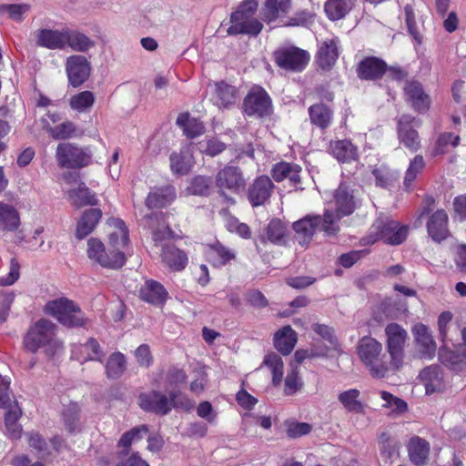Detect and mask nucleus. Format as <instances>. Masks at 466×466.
Wrapping results in <instances>:
<instances>
[{
	"instance_id": "nucleus-1",
	"label": "nucleus",
	"mask_w": 466,
	"mask_h": 466,
	"mask_svg": "<svg viewBox=\"0 0 466 466\" xmlns=\"http://www.w3.org/2000/svg\"><path fill=\"white\" fill-rule=\"evenodd\" d=\"M357 354L373 378L382 379L400 370L390 355L384 351L382 344L372 337L364 336L360 339Z\"/></svg>"
},
{
	"instance_id": "nucleus-2",
	"label": "nucleus",
	"mask_w": 466,
	"mask_h": 466,
	"mask_svg": "<svg viewBox=\"0 0 466 466\" xmlns=\"http://www.w3.org/2000/svg\"><path fill=\"white\" fill-rule=\"evenodd\" d=\"M295 238L302 246L309 244L318 229L322 230L327 236H334L339 231V226L335 224L333 211L326 210L323 217L319 215H307L293 223Z\"/></svg>"
},
{
	"instance_id": "nucleus-3",
	"label": "nucleus",
	"mask_w": 466,
	"mask_h": 466,
	"mask_svg": "<svg viewBox=\"0 0 466 466\" xmlns=\"http://www.w3.org/2000/svg\"><path fill=\"white\" fill-rule=\"evenodd\" d=\"M56 326L48 319H39L27 331L25 339V348L35 352L39 348H46L48 354L53 355L62 348V342L56 335Z\"/></svg>"
},
{
	"instance_id": "nucleus-4",
	"label": "nucleus",
	"mask_w": 466,
	"mask_h": 466,
	"mask_svg": "<svg viewBox=\"0 0 466 466\" xmlns=\"http://www.w3.org/2000/svg\"><path fill=\"white\" fill-rule=\"evenodd\" d=\"M408 231L407 226L400 225L387 216H380L371 225L368 235L361 238V244L372 245L382 240L386 244L400 245L406 239Z\"/></svg>"
},
{
	"instance_id": "nucleus-5",
	"label": "nucleus",
	"mask_w": 466,
	"mask_h": 466,
	"mask_svg": "<svg viewBox=\"0 0 466 466\" xmlns=\"http://www.w3.org/2000/svg\"><path fill=\"white\" fill-rule=\"evenodd\" d=\"M45 311L66 327H81L86 322V319L79 307L66 298L47 302L45 306Z\"/></svg>"
},
{
	"instance_id": "nucleus-6",
	"label": "nucleus",
	"mask_w": 466,
	"mask_h": 466,
	"mask_svg": "<svg viewBox=\"0 0 466 466\" xmlns=\"http://www.w3.org/2000/svg\"><path fill=\"white\" fill-rule=\"evenodd\" d=\"M86 254L90 260L106 268L118 269L126 262L123 251H113L110 248L106 250L104 243L96 238L88 239Z\"/></svg>"
},
{
	"instance_id": "nucleus-7",
	"label": "nucleus",
	"mask_w": 466,
	"mask_h": 466,
	"mask_svg": "<svg viewBox=\"0 0 466 466\" xmlns=\"http://www.w3.org/2000/svg\"><path fill=\"white\" fill-rule=\"evenodd\" d=\"M56 158L61 167L80 168L91 161V152L73 143H60L56 151Z\"/></svg>"
},
{
	"instance_id": "nucleus-8",
	"label": "nucleus",
	"mask_w": 466,
	"mask_h": 466,
	"mask_svg": "<svg viewBox=\"0 0 466 466\" xmlns=\"http://www.w3.org/2000/svg\"><path fill=\"white\" fill-rule=\"evenodd\" d=\"M386 349L393 362L400 369L404 364L405 345L408 332L398 323H390L385 327Z\"/></svg>"
},
{
	"instance_id": "nucleus-9",
	"label": "nucleus",
	"mask_w": 466,
	"mask_h": 466,
	"mask_svg": "<svg viewBox=\"0 0 466 466\" xmlns=\"http://www.w3.org/2000/svg\"><path fill=\"white\" fill-rule=\"evenodd\" d=\"M216 186L222 196L226 192L238 194L246 187V179L238 167L226 166L216 175Z\"/></svg>"
},
{
	"instance_id": "nucleus-10",
	"label": "nucleus",
	"mask_w": 466,
	"mask_h": 466,
	"mask_svg": "<svg viewBox=\"0 0 466 466\" xmlns=\"http://www.w3.org/2000/svg\"><path fill=\"white\" fill-rule=\"evenodd\" d=\"M276 64L285 70L302 71L309 61L307 51L296 46L282 47L275 51Z\"/></svg>"
},
{
	"instance_id": "nucleus-11",
	"label": "nucleus",
	"mask_w": 466,
	"mask_h": 466,
	"mask_svg": "<svg viewBox=\"0 0 466 466\" xmlns=\"http://www.w3.org/2000/svg\"><path fill=\"white\" fill-rule=\"evenodd\" d=\"M420 122L410 115H402L398 120V137L408 149L415 152L420 147V140L415 127Z\"/></svg>"
},
{
	"instance_id": "nucleus-12",
	"label": "nucleus",
	"mask_w": 466,
	"mask_h": 466,
	"mask_svg": "<svg viewBox=\"0 0 466 466\" xmlns=\"http://www.w3.org/2000/svg\"><path fill=\"white\" fill-rule=\"evenodd\" d=\"M358 198L353 189L347 185L340 184L336 189L333 197V204L335 206V224L338 225L339 218L353 213L357 207Z\"/></svg>"
},
{
	"instance_id": "nucleus-13",
	"label": "nucleus",
	"mask_w": 466,
	"mask_h": 466,
	"mask_svg": "<svg viewBox=\"0 0 466 466\" xmlns=\"http://www.w3.org/2000/svg\"><path fill=\"white\" fill-rule=\"evenodd\" d=\"M244 111L249 116H264L271 112V100L261 87H254L246 96Z\"/></svg>"
},
{
	"instance_id": "nucleus-14",
	"label": "nucleus",
	"mask_w": 466,
	"mask_h": 466,
	"mask_svg": "<svg viewBox=\"0 0 466 466\" xmlns=\"http://www.w3.org/2000/svg\"><path fill=\"white\" fill-rule=\"evenodd\" d=\"M66 70L69 83L74 87H77L89 77L91 66L84 56L74 55L67 57Z\"/></svg>"
},
{
	"instance_id": "nucleus-15",
	"label": "nucleus",
	"mask_w": 466,
	"mask_h": 466,
	"mask_svg": "<svg viewBox=\"0 0 466 466\" xmlns=\"http://www.w3.org/2000/svg\"><path fill=\"white\" fill-rule=\"evenodd\" d=\"M411 331L419 355L424 359H432L435 356L437 345L430 329L422 323H417L412 327Z\"/></svg>"
},
{
	"instance_id": "nucleus-16",
	"label": "nucleus",
	"mask_w": 466,
	"mask_h": 466,
	"mask_svg": "<svg viewBox=\"0 0 466 466\" xmlns=\"http://www.w3.org/2000/svg\"><path fill=\"white\" fill-rule=\"evenodd\" d=\"M138 405L143 410L157 415H166L172 410L167 395L157 390L141 393L138 397Z\"/></svg>"
},
{
	"instance_id": "nucleus-17",
	"label": "nucleus",
	"mask_w": 466,
	"mask_h": 466,
	"mask_svg": "<svg viewBox=\"0 0 466 466\" xmlns=\"http://www.w3.org/2000/svg\"><path fill=\"white\" fill-rule=\"evenodd\" d=\"M110 228L108 232V245L113 251H123L129 242L128 230L125 222L118 218H110L107 221Z\"/></svg>"
},
{
	"instance_id": "nucleus-18",
	"label": "nucleus",
	"mask_w": 466,
	"mask_h": 466,
	"mask_svg": "<svg viewBox=\"0 0 466 466\" xmlns=\"http://www.w3.org/2000/svg\"><path fill=\"white\" fill-rule=\"evenodd\" d=\"M35 44L49 50L65 49V28L61 30L42 28L35 33Z\"/></svg>"
},
{
	"instance_id": "nucleus-19",
	"label": "nucleus",
	"mask_w": 466,
	"mask_h": 466,
	"mask_svg": "<svg viewBox=\"0 0 466 466\" xmlns=\"http://www.w3.org/2000/svg\"><path fill=\"white\" fill-rule=\"evenodd\" d=\"M427 231L435 242L440 243L448 238V215L445 210L439 209L430 217L427 222Z\"/></svg>"
},
{
	"instance_id": "nucleus-20",
	"label": "nucleus",
	"mask_w": 466,
	"mask_h": 466,
	"mask_svg": "<svg viewBox=\"0 0 466 466\" xmlns=\"http://www.w3.org/2000/svg\"><path fill=\"white\" fill-rule=\"evenodd\" d=\"M273 183L267 176L258 177L248 189V199L252 206L264 204L270 197Z\"/></svg>"
},
{
	"instance_id": "nucleus-21",
	"label": "nucleus",
	"mask_w": 466,
	"mask_h": 466,
	"mask_svg": "<svg viewBox=\"0 0 466 466\" xmlns=\"http://www.w3.org/2000/svg\"><path fill=\"white\" fill-rule=\"evenodd\" d=\"M238 19L239 21H237L235 15L230 16L231 25L227 30L228 35H258L263 29L262 23L253 16H243V19Z\"/></svg>"
},
{
	"instance_id": "nucleus-22",
	"label": "nucleus",
	"mask_w": 466,
	"mask_h": 466,
	"mask_svg": "<svg viewBox=\"0 0 466 466\" xmlns=\"http://www.w3.org/2000/svg\"><path fill=\"white\" fill-rule=\"evenodd\" d=\"M404 92L407 100L411 103L415 110L422 112L430 107V96L424 92L422 86L419 82L411 81L407 83Z\"/></svg>"
},
{
	"instance_id": "nucleus-23",
	"label": "nucleus",
	"mask_w": 466,
	"mask_h": 466,
	"mask_svg": "<svg viewBox=\"0 0 466 466\" xmlns=\"http://www.w3.org/2000/svg\"><path fill=\"white\" fill-rule=\"evenodd\" d=\"M410 461L416 466H422L428 462L430 455V443L419 437L413 436L407 445Z\"/></svg>"
},
{
	"instance_id": "nucleus-24",
	"label": "nucleus",
	"mask_w": 466,
	"mask_h": 466,
	"mask_svg": "<svg viewBox=\"0 0 466 466\" xmlns=\"http://www.w3.org/2000/svg\"><path fill=\"white\" fill-rule=\"evenodd\" d=\"M43 128L55 140H66L82 134L76 125L69 120H66L56 126H52L47 122L46 118H43Z\"/></svg>"
},
{
	"instance_id": "nucleus-25",
	"label": "nucleus",
	"mask_w": 466,
	"mask_h": 466,
	"mask_svg": "<svg viewBox=\"0 0 466 466\" xmlns=\"http://www.w3.org/2000/svg\"><path fill=\"white\" fill-rule=\"evenodd\" d=\"M339 40L338 37L326 39L318 51V63L322 69H329L339 57Z\"/></svg>"
},
{
	"instance_id": "nucleus-26",
	"label": "nucleus",
	"mask_w": 466,
	"mask_h": 466,
	"mask_svg": "<svg viewBox=\"0 0 466 466\" xmlns=\"http://www.w3.org/2000/svg\"><path fill=\"white\" fill-rule=\"evenodd\" d=\"M329 152L338 161L342 163L358 158V147L349 139L330 141Z\"/></svg>"
},
{
	"instance_id": "nucleus-27",
	"label": "nucleus",
	"mask_w": 466,
	"mask_h": 466,
	"mask_svg": "<svg viewBox=\"0 0 466 466\" xmlns=\"http://www.w3.org/2000/svg\"><path fill=\"white\" fill-rule=\"evenodd\" d=\"M420 380L428 394L441 391L445 388L441 369L437 366H429L423 369L420 373Z\"/></svg>"
},
{
	"instance_id": "nucleus-28",
	"label": "nucleus",
	"mask_w": 466,
	"mask_h": 466,
	"mask_svg": "<svg viewBox=\"0 0 466 466\" xmlns=\"http://www.w3.org/2000/svg\"><path fill=\"white\" fill-rule=\"evenodd\" d=\"M291 9V0H266L261 10L262 19L267 23L286 15Z\"/></svg>"
},
{
	"instance_id": "nucleus-29",
	"label": "nucleus",
	"mask_w": 466,
	"mask_h": 466,
	"mask_svg": "<svg viewBox=\"0 0 466 466\" xmlns=\"http://www.w3.org/2000/svg\"><path fill=\"white\" fill-rule=\"evenodd\" d=\"M161 258L163 263L174 271H180L185 268L188 260L187 254L173 245L163 247Z\"/></svg>"
},
{
	"instance_id": "nucleus-30",
	"label": "nucleus",
	"mask_w": 466,
	"mask_h": 466,
	"mask_svg": "<svg viewBox=\"0 0 466 466\" xmlns=\"http://www.w3.org/2000/svg\"><path fill=\"white\" fill-rule=\"evenodd\" d=\"M287 227L279 218L272 219L259 235L262 243L269 241L272 244L281 245L285 242Z\"/></svg>"
},
{
	"instance_id": "nucleus-31",
	"label": "nucleus",
	"mask_w": 466,
	"mask_h": 466,
	"mask_svg": "<svg viewBox=\"0 0 466 466\" xmlns=\"http://www.w3.org/2000/svg\"><path fill=\"white\" fill-rule=\"evenodd\" d=\"M65 48L70 47L76 52H86L95 46V42L84 33L65 28Z\"/></svg>"
},
{
	"instance_id": "nucleus-32",
	"label": "nucleus",
	"mask_w": 466,
	"mask_h": 466,
	"mask_svg": "<svg viewBox=\"0 0 466 466\" xmlns=\"http://www.w3.org/2000/svg\"><path fill=\"white\" fill-rule=\"evenodd\" d=\"M301 167L297 164L280 162L276 164L271 171L272 177L279 182L288 178L293 186L300 182Z\"/></svg>"
},
{
	"instance_id": "nucleus-33",
	"label": "nucleus",
	"mask_w": 466,
	"mask_h": 466,
	"mask_svg": "<svg viewBox=\"0 0 466 466\" xmlns=\"http://www.w3.org/2000/svg\"><path fill=\"white\" fill-rule=\"evenodd\" d=\"M176 197L175 188L167 186L160 188H155L149 192L147 199L146 206L151 208H161L170 204Z\"/></svg>"
},
{
	"instance_id": "nucleus-34",
	"label": "nucleus",
	"mask_w": 466,
	"mask_h": 466,
	"mask_svg": "<svg viewBox=\"0 0 466 466\" xmlns=\"http://www.w3.org/2000/svg\"><path fill=\"white\" fill-rule=\"evenodd\" d=\"M67 194L71 204L77 208L84 206H95L97 204L95 193H93L83 182H79L77 184V187L71 188Z\"/></svg>"
},
{
	"instance_id": "nucleus-35",
	"label": "nucleus",
	"mask_w": 466,
	"mask_h": 466,
	"mask_svg": "<svg viewBox=\"0 0 466 466\" xmlns=\"http://www.w3.org/2000/svg\"><path fill=\"white\" fill-rule=\"evenodd\" d=\"M140 297L148 303L158 305L166 300L167 292L160 283L147 280L140 289Z\"/></svg>"
},
{
	"instance_id": "nucleus-36",
	"label": "nucleus",
	"mask_w": 466,
	"mask_h": 466,
	"mask_svg": "<svg viewBox=\"0 0 466 466\" xmlns=\"http://www.w3.org/2000/svg\"><path fill=\"white\" fill-rule=\"evenodd\" d=\"M102 217V212L98 208L87 209L82 215L77 223L76 236L81 239L89 235Z\"/></svg>"
},
{
	"instance_id": "nucleus-37",
	"label": "nucleus",
	"mask_w": 466,
	"mask_h": 466,
	"mask_svg": "<svg viewBox=\"0 0 466 466\" xmlns=\"http://www.w3.org/2000/svg\"><path fill=\"white\" fill-rule=\"evenodd\" d=\"M19 226L18 211L11 205L0 202V231L14 232Z\"/></svg>"
},
{
	"instance_id": "nucleus-38",
	"label": "nucleus",
	"mask_w": 466,
	"mask_h": 466,
	"mask_svg": "<svg viewBox=\"0 0 466 466\" xmlns=\"http://www.w3.org/2000/svg\"><path fill=\"white\" fill-rule=\"evenodd\" d=\"M386 70L384 61L376 57H368L359 66L358 75L363 79H375L380 77Z\"/></svg>"
},
{
	"instance_id": "nucleus-39",
	"label": "nucleus",
	"mask_w": 466,
	"mask_h": 466,
	"mask_svg": "<svg viewBox=\"0 0 466 466\" xmlns=\"http://www.w3.org/2000/svg\"><path fill=\"white\" fill-rule=\"evenodd\" d=\"M296 343L297 335L290 326H286L275 333L274 346L283 355H289Z\"/></svg>"
},
{
	"instance_id": "nucleus-40",
	"label": "nucleus",
	"mask_w": 466,
	"mask_h": 466,
	"mask_svg": "<svg viewBox=\"0 0 466 466\" xmlns=\"http://www.w3.org/2000/svg\"><path fill=\"white\" fill-rule=\"evenodd\" d=\"M177 125L183 129L184 134L189 138L199 137L205 132L203 123L197 118L190 117L188 113L180 114L177 118Z\"/></svg>"
},
{
	"instance_id": "nucleus-41",
	"label": "nucleus",
	"mask_w": 466,
	"mask_h": 466,
	"mask_svg": "<svg viewBox=\"0 0 466 466\" xmlns=\"http://www.w3.org/2000/svg\"><path fill=\"white\" fill-rule=\"evenodd\" d=\"M169 161L171 171L177 175H187L194 164L193 157L187 151L173 152Z\"/></svg>"
},
{
	"instance_id": "nucleus-42",
	"label": "nucleus",
	"mask_w": 466,
	"mask_h": 466,
	"mask_svg": "<svg viewBox=\"0 0 466 466\" xmlns=\"http://www.w3.org/2000/svg\"><path fill=\"white\" fill-rule=\"evenodd\" d=\"M215 104L219 107H229L237 99V90L224 82L216 84Z\"/></svg>"
},
{
	"instance_id": "nucleus-43",
	"label": "nucleus",
	"mask_w": 466,
	"mask_h": 466,
	"mask_svg": "<svg viewBox=\"0 0 466 466\" xmlns=\"http://www.w3.org/2000/svg\"><path fill=\"white\" fill-rule=\"evenodd\" d=\"M352 7L351 0H328L324 10L330 20H339L350 12Z\"/></svg>"
},
{
	"instance_id": "nucleus-44",
	"label": "nucleus",
	"mask_w": 466,
	"mask_h": 466,
	"mask_svg": "<svg viewBox=\"0 0 466 466\" xmlns=\"http://www.w3.org/2000/svg\"><path fill=\"white\" fill-rule=\"evenodd\" d=\"M22 415V410L17 402L15 401L10 405L5 414V427L12 438H20L22 433V427L18 423V420Z\"/></svg>"
},
{
	"instance_id": "nucleus-45",
	"label": "nucleus",
	"mask_w": 466,
	"mask_h": 466,
	"mask_svg": "<svg viewBox=\"0 0 466 466\" xmlns=\"http://www.w3.org/2000/svg\"><path fill=\"white\" fill-rule=\"evenodd\" d=\"M310 121L315 126L324 129L331 121L332 112L324 104H315L309 108Z\"/></svg>"
},
{
	"instance_id": "nucleus-46",
	"label": "nucleus",
	"mask_w": 466,
	"mask_h": 466,
	"mask_svg": "<svg viewBox=\"0 0 466 466\" xmlns=\"http://www.w3.org/2000/svg\"><path fill=\"white\" fill-rule=\"evenodd\" d=\"M148 432V428L147 425H140L137 427L132 428L130 431H126L118 441L117 446L126 449L125 451H122V455H127L128 452V449L132 445V443L139 441L143 439V437Z\"/></svg>"
},
{
	"instance_id": "nucleus-47",
	"label": "nucleus",
	"mask_w": 466,
	"mask_h": 466,
	"mask_svg": "<svg viewBox=\"0 0 466 466\" xmlns=\"http://www.w3.org/2000/svg\"><path fill=\"white\" fill-rule=\"evenodd\" d=\"M263 364L271 371L273 385L279 386L282 381L284 370V364L281 357L276 353L267 354L264 358Z\"/></svg>"
},
{
	"instance_id": "nucleus-48",
	"label": "nucleus",
	"mask_w": 466,
	"mask_h": 466,
	"mask_svg": "<svg viewBox=\"0 0 466 466\" xmlns=\"http://www.w3.org/2000/svg\"><path fill=\"white\" fill-rule=\"evenodd\" d=\"M208 256L209 260L216 267L223 266L235 258V254L219 243L209 247Z\"/></svg>"
},
{
	"instance_id": "nucleus-49",
	"label": "nucleus",
	"mask_w": 466,
	"mask_h": 466,
	"mask_svg": "<svg viewBox=\"0 0 466 466\" xmlns=\"http://www.w3.org/2000/svg\"><path fill=\"white\" fill-rule=\"evenodd\" d=\"M106 373L109 379L119 378L126 370V359L120 352L111 354L106 363Z\"/></svg>"
},
{
	"instance_id": "nucleus-50",
	"label": "nucleus",
	"mask_w": 466,
	"mask_h": 466,
	"mask_svg": "<svg viewBox=\"0 0 466 466\" xmlns=\"http://www.w3.org/2000/svg\"><path fill=\"white\" fill-rule=\"evenodd\" d=\"M425 167V161L421 155H416L409 164L406 170L403 185L407 190L411 188L412 183L417 177L422 173Z\"/></svg>"
},
{
	"instance_id": "nucleus-51",
	"label": "nucleus",
	"mask_w": 466,
	"mask_h": 466,
	"mask_svg": "<svg viewBox=\"0 0 466 466\" xmlns=\"http://www.w3.org/2000/svg\"><path fill=\"white\" fill-rule=\"evenodd\" d=\"M79 360L83 362L88 360L102 361L104 357L98 342L94 339H90L86 343L81 345L79 347Z\"/></svg>"
},
{
	"instance_id": "nucleus-52",
	"label": "nucleus",
	"mask_w": 466,
	"mask_h": 466,
	"mask_svg": "<svg viewBox=\"0 0 466 466\" xmlns=\"http://www.w3.org/2000/svg\"><path fill=\"white\" fill-rule=\"evenodd\" d=\"M360 390L357 389H350L342 391L339 395V400L344 406V408L350 412H361L363 410V405L359 400Z\"/></svg>"
},
{
	"instance_id": "nucleus-53",
	"label": "nucleus",
	"mask_w": 466,
	"mask_h": 466,
	"mask_svg": "<svg viewBox=\"0 0 466 466\" xmlns=\"http://www.w3.org/2000/svg\"><path fill=\"white\" fill-rule=\"evenodd\" d=\"M212 185L211 177L206 176L194 177L186 191L188 195L208 196Z\"/></svg>"
},
{
	"instance_id": "nucleus-54",
	"label": "nucleus",
	"mask_w": 466,
	"mask_h": 466,
	"mask_svg": "<svg viewBox=\"0 0 466 466\" xmlns=\"http://www.w3.org/2000/svg\"><path fill=\"white\" fill-rule=\"evenodd\" d=\"M94 102L95 96L92 92L82 91L70 98L69 106L73 110L82 113L91 108Z\"/></svg>"
},
{
	"instance_id": "nucleus-55",
	"label": "nucleus",
	"mask_w": 466,
	"mask_h": 466,
	"mask_svg": "<svg viewBox=\"0 0 466 466\" xmlns=\"http://www.w3.org/2000/svg\"><path fill=\"white\" fill-rule=\"evenodd\" d=\"M380 456L390 461L398 454L400 445L398 442L392 441L389 434L382 433L379 439Z\"/></svg>"
},
{
	"instance_id": "nucleus-56",
	"label": "nucleus",
	"mask_w": 466,
	"mask_h": 466,
	"mask_svg": "<svg viewBox=\"0 0 466 466\" xmlns=\"http://www.w3.org/2000/svg\"><path fill=\"white\" fill-rule=\"evenodd\" d=\"M27 441L29 446L35 450L39 458L46 459L50 455L48 444L37 432L28 433Z\"/></svg>"
},
{
	"instance_id": "nucleus-57",
	"label": "nucleus",
	"mask_w": 466,
	"mask_h": 466,
	"mask_svg": "<svg viewBox=\"0 0 466 466\" xmlns=\"http://www.w3.org/2000/svg\"><path fill=\"white\" fill-rule=\"evenodd\" d=\"M62 419L66 429L69 432H73L76 428L78 420V407L76 403L69 404L62 412Z\"/></svg>"
},
{
	"instance_id": "nucleus-58",
	"label": "nucleus",
	"mask_w": 466,
	"mask_h": 466,
	"mask_svg": "<svg viewBox=\"0 0 466 466\" xmlns=\"http://www.w3.org/2000/svg\"><path fill=\"white\" fill-rule=\"evenodd\" d=\"M0 10L7 14L14 21L21 22L24 15L29 11V5L26 4L5 5L0 7Z\"/></svg>"
},
{
	"instance_id": "nucleus-59",
	"label": "nucleus",
	"mask_w": 466,
	"mask_h": 466,
	"mask_svg": "<svg viewBox=\"0 0 466 466\" xmlns=\"http://www.w3.org/2000/svg\"><path fill=\"white\" fill-rule=\"evenodd\" d=\"M169 401L172 408L190 410L194 408V402L181 392L172 391L169 393Z\"/></svg>"
},
{
	"instance_id": "nucleus-60",
	"label": "nucleus",
	"mask_w": 466,
	"mask_h": 466,
	"mask_svg": "<svg viewBox=\"0 0 466 466\" xmlns=\"http://www.w3.org/2000/svg\"><path fill=\"white\" fill-rule=\"evenodd\" d=\"M258 6V3L257 0H245L231 15H235L238 19L237 21H239L238 18L243 19V16H254Z\"/></svg>"
},
{
	"instance_id": "nucleus-61",
	"label": "nucleus",
	"mask_w": 466,
	"mask_h": 466,
	"mask_svg": "<svg viewBox=\"0 0 466 466\" xmlns=\"http://www.w3.org/2000/svg\"><path fill=\"white\" fill-rule=\"evenodd\" d=\"M312 21V15L309 11L302 10L289 17L285 26H307Z\"/></svg>"
},
{
	"instance_id": "nucleus-62",
	"label": "nucleus",
	"mask_w": 466,
	"mask_h": 466,
	"mask_svg": "<svg viewBox=\"0 0 466 466\" xmlns=\"http://www.w3.org/2000/svg\"><path fill=\"white\" fill-rule=\"evenodd\" d=\"M442 358L453 370H462L466 368V352H449L443 355Z\"/></svg>"
},
{
	"instance_id": "nucleus-63",
	"label": "nucleus",
	"mask_w": 466,
	"mask_h": 466,
	"mask_svg": "<svg viewBox=\"0 0 466 466\" xmlns=\"http://www.w3.org/2000/svg\"><path fill=\"white\" fill-rule=\"evenodd\" d=\"M135 356L137 363L141 367L148 368L153 361V357L151 355L149 346L147 344L140 345L135 351Z\"/></svg>"
},
{
	"instance_id": "nucleus-64",
	"label": "nucleus",
	"mask_w": 466,
	"mask_h": 466,
	"mask_svg": "<svg viewBox=\"0 0 466 466\" xmlns=\"http://www.w3.org/2000/svg\"><path fill=\"white\" fill-rule=\"evenodd\" d=\"M225 148V144L215 138L209 139L205 144H200V150L211 157L221 153Z\"/></svg>"
}]
</instances>
